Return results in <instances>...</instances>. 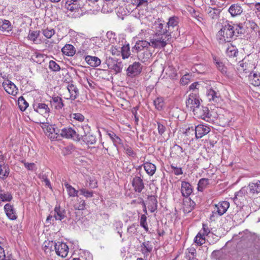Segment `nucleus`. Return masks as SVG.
Here are the masks:
<instances>
[{
	"instance_id": "nucleus-62",
	"label": "nucleus",
	"mask_w": 260,
	"mask_h": 260,
	"mask_svg": "<svg viewBox=\"0 0 260 260\" xmlns=\"http://www.w3.org/2000/svg\"><path fill=\"white\" fill-rule=\"evenodd\" d=\"M173 150L178 155H181L182 153L183 152V148L179 145H175L173 147Z\"/></svg>"
},
{
	"instance_id": "nucleus-44",
	"label": "nucleus",
	"mask_w": 260,
	"mask_h": 260,
	"mask_svg": "<svg viewBox=\"0 0 260 260\" xmlns=\"http://www.w3.org/2000/svg\"><path fill=\"white\" fill-rule=\"evenodd\" d=\"M124 2H126L129 4L132 5L136 8L139 7L144 4H147V1L146 0H122Z\"/></svg>"
},
{
	"instance_id": "nucleus-17",
	"label": "nucleus",
	"mask_w": 260,
	"mask_h": 260,
	"mask_svg": "<svg viewBox=\"0 0 260 260\" xmlns=\"http://www.w3.org/2000/svg\"><path fill=\"white\" fill-rule=\"evenodd\" d=\"M246 187L249 195L258 194L260 192V181L256 180L255 182H250Z\"/></svg>"
},
{
	"instance_id": "nucleus-50",
	"label": "nucleus",
	"mask_w": 260,
	"mask_h": 260,
	"mask_svg": "<svg viewBox=\"0 0 260 260\" xmlns=\"http://www.w3.org/2000/svg\"><path fill=\"white\" fill-rule=\"evenodd\" d=\"M18 102L19 107L22 111H25L28 106V104L22 96L19 98Z\"/></svg>"
},
{
	"instance_id": "nucleus-61",
	"label": "nucleus",
	"mask_w": 260,
	"mask_h": 260,
	"mask_svg": "<svg viewBox=\"0 0 260 260\" xmlns=\"http://www.w3.org/2000/svg\"><path fill=\"white\" fill-rule=\"evenodd\" d=\"M137 231L136 225L135 224H133L129 226L127 229V233L131 236H132L133 234L135 233Z\"/></svg>"
},
{
	"instance_id": "nucleus-39",
	"label": "nucleus",
	"mask_w": 260,
	"mask_h": 260,
	"mask_svg": "<svg viewBox=\"0 0 260 260\" xmlns=\"http://www.w3.org/2000/svg\"><path fill=\"white\" fill-rule=\"evenodd\" d=\"M73 207L75 210H83L85 209L86 203L83 199L78 198L77 202L75 203L73 205Z\"/></svg>"
},
{
	"instance_id": "nucleus-11",
	"label": "nucleus",
	"mask_w": 260,
	"mask_h": 260,
	"mask_svg": "<svg viewBox=\"0 0 260 260\" xmlns=\"http://www.w3.org/2000/svg\"><path fill=\"white\" fill-rule=\"evenodd\" d=\"M142 67L139 62H135L129 65L126 70L127 75L133 77L139 75L142 71Z\"/></svg>"
},
{
	"instance_id": "nucleus-19",
	"label": "nucleus",
	"mask_w": 260,
	"mask_h": 260,
	"mask_svg": "<svg viewBox=\"0 0 260 260\" xmlns=\"http://www.w3.org/2000/svg\"><path fill=\"white\" fill-rule=\"evenodd\" d=\"M150 45V43L146 41H138L132 48V51L133 53H138L144 49L148 48Z\"/></svg>"
},
{
	"instance_id": "nucleus-51",
	"label": "nucleus",
	"mask_w": 260,
	"mask_h": 260,
	"mask_svg": "<svg viewBox=\"0 0 260 260\" xmlns=\"http://www.w3.org/2000/svg\"><path fill=\"white\" fill-rule=\"evenodd\" d=\"M42 33L46 38L50 39L54 35L55 30L53 28H47L42 30Z\"/></svg>"
},
{
	"instance_id": "nucleus-35",
	"label": "nucleus",
	"mask_w": 260,
	"mask_h": 260,
	"mask_svg": "<svg viewBox=\"0 0 260 260\" xmlns=\"http://www.w3.org/2000/svg\"><path fill=\"white\" fill-rule=\"evenodd\" d=\"M12 26L10 22L7 20H0V30L9 32L12 30Z\"/></svg>"
},
{
	"instance_id": "nucleus-59",
	"label": "nucleus",
	"mask_w": 260,
	"mask_h": 260,
	"mask_svg": "<svg viewBox=\"0 0 260 260\" xmlns=\"http://www.w3.org/2000/svg\"><path fill=\"white\" fill-rule=\"evenodd\" d=\"M124 149L126 154L131 157H135L136 153L134 151L133 149L129 146H125Z\"/></svg>"
},
{
	"instance_id": "nucleus-10",
	"label": "nucleus",
	"mask_w": 260,
	"mask_h": 260,
	"mask_svg": "<svg viewBox=\"0 0 260 260\" xmlns=\"http://www.w3.org/2000/svg\"><path fill=\"white\" fill-rule=\"evenodd\" d=\"M200 104V101L199 97L196 93L190 94L186 100V107L190 110L193 111Z\"/></svg>"
},
{
	"instance_id": "nucleus-58",
	"label": "nucleus",
	"mask_w": 260,
	"mask_h": 260,
	"mask_svg": "<svg viewBox=\"0 0 260 260\" xmlns=\"http://www.w3.org/2000/svg\"><path fill=\"white\" fill-rule=\"evenodd\" d=\"M39 34L40 31H29L27 37L29 40L34 42L38 38Z\"/></svg>"
},
{
	"instance_id": "nucleus-24",
	"label": "nucleus",
	"mask_w": 260,
	"mask_h": 260,
	"mask_svg": "<svg viewBox=\"0 0 260 260\" xmlns=\"http://www.w3.org/2000/svg\"><path fill=\"white\" fill-rule=\"evenodd\" d=\"M85 60L88 64L92 67H97L99 66L101 63V61L99 58L96 56L87 55L85 58Z\"/></svg>"
},
{
	"instance_id": "nucleus-12",
	"label": "nucleus",
	"mask_w": 260,
	"mask_h": 260,
	"mask_svg": "<svg viewBox=\"0 0 260 260\" xmlns=\"http://www.w3.org/2000/svg\"><path fill=\"white\" fill-rule=\"evenodd\" d=\"M140 251L143 254L144 257L147 258L153 251V245L151 241H145L140 246Z\"/></svg>"
},
{
	"instance_id": "nucleus-8",
	"label": "nucleus",
	"mask_w": 260,
	"mask_h": 260,
	"mask_svg": "<svg viewBox=\"0 0 260 260\" xmlns=\"http://www.w3.org/2000/svg\"><path fill=\"white\" fill-rule=\"evenodd\" d=\"M190 128L191 129L192 131H194L193 127H188L186 129L185 133L187 134L188 132H189ZM194 130L196 137L197 139H199L201 138L204 136L209 133V132L210 131V128L207 125H205L203 124H199L198 125L196 126Z\"/></svg>"
},
{
	"instance_id": "nucleus-40",
	"label": "nucleus",
	"mask_w": 260,
	"mask_h": 260,
	"mask_svg": "<svg viewBox=\"0 0 260 260\" xmlns=\"http://www.w3.org/2000/svg\"><path fill=\"white\" fill-rule=\"evenodd\" d=\"M206 11L209 17L212 19L217 18L220 12L219 9L217 8H212L211 7H209Z\"/></svg>"
},
{
	"instance_id": "nucleus-34",
	"label": "nucleus",
	"mask_w": 260,
	"mask_h": 260,
	"mask_svg": "<svg viewBox=\"0 0 260 260\" xmlns=\"http://www.w3.org/2000/svg\"><path fill=\"white\" fill-rule=\"evenodd\" d=\"M184 203L183 210L185 213L190 212L196 205V203L190 199H187Z\"/></svg>"
},
{
	"instance_id": "nucleus-26",
	"label": "nucleus",
	"mask_w": 260,
	"mask_h": 260,
	"mask_svg": "<svg viewBox=\"0 0 260 260\" xmlns=\"http://www.w3.org/2000/svg\"><path fill=\"white\" fill-rule=\"evenodd\" d=\"M213 58L216 68L223 74H225L227 72V69L221 59L215 56H213Z\"/></svg>"
},
{
	"instance_id": "nucleus-22",
	"label": "nucleus",
	"mask_w": 260,
	"mask_h": 260,
	"mask_svg": "<svg viewBox=\"0 0 260 260\" xmlns=\"http://www.w3.org/2000/svg\"><path fill=\"white\" fill-rule=\"evenodd\" d=\"M181 191L182 196L184 197H188L192 192L191 185L187 182L182 181L181 183Z\"/></svg>"
},
{
	"instance_id": "nucleus-9",
	"label": "nucleus",
	"mask_w": 260,
	"mask_h": 260,
	"mask_svg": "<svg viewBox=\"0 0 260 260\" xmlns=\"http://www.w3.org/2000/svg\"><path fill=\"white\" fill-rule=\"evenodd\" d=\"M206 96L208 101L213 104L219 103L221 100L219 91L212 87L207 89Z\"/></svg>"
},
{
	"instance_id": "nucleus-30",
	"label": "nucleus",
	"mask_w": 260,
	"mask_h": 260,
	"mask_svg": "<svg viewBox=\"0 0 260 260\" xmlns=\"http://www.w3.org/2000/svg\"><path fill=\"white\" fill-rule=\"evenodd\" d=\"M43 248L46 253H50L55 249L56 243L53 241H45L43 244Z\"/></svg>"
},
{
	"instance_id": "nucleus-23",
	"label": "nucleus",
	"mask_w": 260,
	"mask_h": 260,
	"mask_svg": "<svg viewBox=\"0 0 260 260\" xmlns=\"http://www.w3.org/2000/svg\"><path fill=\"white\" fill-rule=\"evenodd\" d=\"M148 208L153 213L157 209V201L155 196H149L148 197Z\"/></svg>"
},
{
	"instance_id": "nucleus-28",
	"label": "nucleus",
	"mask_w": 260,
	"mask_h": 260,
	"mask_svg": "<svg viewBox=\"0 0 260 260\" xmlns=\"http://www.w3.org/2000/svg\"><path fill=\"white\" fill-rule=\"evenodd\" d=\"M249 80L252 85L255 86L260 85V73L251 72L249 75Z\"/></svg>"
},
{
	"instance_id": "nucleus-5",
	"label": "nucleus",
	"mask_w": 260,
	"mask_h": 260,
	"mask_svg": "<svg viewBox=\"0 0 260 260\" xmlns=\"http://www.w3.org/2000/svg\"><path fill=\"white\" fill-rule=\"evenodd\" d=\"M193 112L194 115L199 118H201L208 122L211 120V114L206 107L201 106L200 104V106H198Z\"/></svg>"
},
{
	"instance_id": "nucleus-18",
	"label": "nucleus",
	"mask_w": 260,
	"mask_h": 260,
	"mask_svg": "<svg viewBox=\"0 0 260 260\" xmlns=\"http://www.w3.org/2000/svg\"><path fill=\"white\" fill-rule=\"evenodd\" d=\"M108 66L109 69L113 71L115 74L120 73L123 66L121 61L112 59L109 61Z\"/></svg>"
},
{
	"instance_id": "nucleus-33",
	"label": "nucleus",
	"mask_w": 260,
	"mask_h": 260,
	"mask_svg": "<svg viewBox=\"0 0 260 260\" xmlns=\"http://www.w3.org/2000/svg\"><path fill=\"white\" fill-rule=\"evenodd\" d=\"M142 166L149 175L152 176L155 173L156 169L155 165L151 162H146Z\"/></svg>"
},
{
	"instance_id": "nucleus-49",
	"label": "nucleus",
	"mask_w": 260,
	"mask_h": 260,
	"mask_svg": "<svg viewBox=\"0 0 260 260\" xmlns=\"http://www.w3.org/2000/svg\"><path fill=\"white\" fill-rule=\"evenodd\" d=\"M70 117L71 120L73 119L79 122H83L85 119L84 115L79 113H72L70 114Z\"/></svg>"
},
{
	"instance_id": "nucleus-36",
	"label": "nucleus",
	"mask_w": 260,
	"mask_h": 260,
	"mask_svg": "<svg viewBox=\"0 0 260 260\" xmlns=\"http://www.w3.org/2000/svg\"><path fill=\"white\" fill-rule=\"evenodd\" d=\"M64 186L66 187L68 195L70 197H74L78 196V192H80V191H79V190H76L75 188H74L67 182H66L64 183Z\"/></svg>"
},
{
	"instance_id": "nucleus-56",
	"label": "nucleus",
	"mask_w": 260,
	"mask_h": 260,
	"mask_svg": "<svg viewBox=\"0 0 260 260\" xmlns=\"http://www.w3.org/2000/svg\"><path fill=\"white\" fill-rule=\"evenodd\" d=\"M22 162L23 163L25 168L28 170L30 171H35L37 169V167L36 165L34 162H27L24 160H22Z\"/></svg>"
},
{
	"instance_id": "nucleus-52",
	"label": "nucleus",
	"mask_w": 260,
	"mask_h": 260,
	"mask_svg": "<svg viewBox=\"0 0 260 260\" xmlns=\"http://www.w3.org/2000/svg\"><path fill=\"white\" fill-rule=\"evenodd\" d=\"M178 23V18L176 17H172L170 18L169 21L168 22L166 27H168L170 28V27H174L177 25ZM170 30V29H168Z\"/></svg>"
},
{
	"instance_id": "nucleus-2",
	"label": "nucleus",
	"mask_w": 260,
	"mask_h": 260,
	"mask_svg": "<svg viewBox=\"0 0 260 260\" xmlns=\"http://www.w3.org/2000/svg\"><path fill=\"white\" fill-rule=\"evenodd\" d=\"M170 39L171 34L155 35L153 38L150 40V43L153 47L161 48L167 45Z\"/></svg>"
},
{
	"instance_id": "nucleus-57",
	"label": "nucleus",
	"mask_w": 260,
	"mask_h": 260,
	"mask_svg": "<svg viewBox=\"0 0 260 260\" xmlns=\"http://www.w3.org/2000/svg\"><path fill=\"white\" fill-rule=\"evenodd\" d=\"M140 225L146 232L148 231V227L147 223V217L145 214L142 215L141 217Z\"/></svg>"
},
{
	"instance_id": "nucleus-13",
	"label": "nucleus",
	"mask_w": 260,
	"mask_h": 260,
	"mask_svg": "<svg viewBox=\"0 0 260 260\" xmlns=\"http://www.w3.org/2000/svg\"><path fill=\"white\" fill-rule=\"evenodd\" d=\"M55 251L56 254L61 257H66L69 252V247L65 243H56Z\"/></svg>"
},
{
	"instance_id": "nucleus-6",
	"label": "nucleus",
	"mask_w": 260,
	"mask_h": 260,
	"mask_svg": "<svg viewBox=\"0 0 260 260\" xmlns=\"http://www.w3.org/2000/svg\"><path fill=\"white\" fill-rule=\"evenodd\" d=\"M60 137L68 139H72L76 141H80L81 139L80 135L71 127H67L60 130Z\"/></svg>"
},
{
	"instance_id": "nucleus-4",
	"label": "nucleus",
	"mask_w": 260,
	"mask_h": 260,
	"mask_svg": "<svg viewBox=\"0 0 260 260\" xmlns=\"http://www.w3.org/2000/svg\"><path fill=\"white\" fill-rule=\"evenodd\" d=\"M81 128L84 132V135H80L81 137V140H82L83 141L88 145L95 144L96 142V138L95 136L90 133V126L86 124L83 125Z\"/></svg>"
},
{
	"instance_id": "nucleus-25",
	"label": "nucleus",
	"mask_w": 260,
	"mask_h": 260,
	"mask_svg": "<svg viewBox=\"0 0 260 260\" xmlns=\"http://www.w3.org/2000/svg\"><path fill=\"white\" fill-rule=\"evenodd\" d=\"M54 211L53 217L55 220H62L66 217V210L60 208L59 206H56Z\"/></svg>"
},
{
	"instance_id": "nucleus-32",
	"label": "nucleus",
	"mask_w": 260,
	"mask_h": 260,
	"mask_svg": "<svg viewBox=\"0 0 260 260\" xmlns=\"http://www.w3.org/2000/svg\"><path fill=\"white\" fill-rule=\"evenodd\" d=\"M229 12L232 16L240 15L243 12L242 7L238 4L232 5L229 9Z\"/></svg>"
},
{
	"instance_id": "nucleus-54",
	"label": "nucleus",
	"mask_w": 260,
	"mask_h": 260,
	"mask_svg": "<svg viewBox=\"0 0 260 260\" xmlns=\"http://www.w3.org/2000/svg\"><path fill=\"white\" fill-rule=\"evenodd\" d=\"M49 68L53 72H58L60 70L59 64L53 60H50L49 61Z\"/></svg>"
},
{
	"instance_id": "nucleus-43",
	"label": "nucleus",
	"mask_w": 260,
	"mask_h": 260,
	"mask_svg": "<svg viewBox=\"0 0 260 260\" xmlns=\"http://www.w3.org/2000/svg\"><path fill=\"white\" fill-rule=\"evenodd\" d=\"M209 180L207 178L201 179L198 184V190L202 191L209 184Z\"/></svg>"
},
{
	"instance_id": "nucleus-60",
	"label": "nucleus",
	"mask_w": 260,
	"mask_h": 260,
	"mask_svg": "<svg viewBox=\"0 0 260 260\" xmlns=\"http://www.w3.org/2000/svg\"><path fill=\"white\" fill-rule=\"evenodd\" d=\"M157 129L158 134L162 136L166 132V127L165 125L162 124L161 123L157 122Z\"/></svg>"
},
{
	"instance_id": "nucleus-14",
	"label": "nucleus",
	"mask_w": 260,
	"mask_h": 260,
	"mask_svg": "<svg viewBox=\"0 0 260 260\" xmlns=\"http://www.w3.org/2000/svg\"><path fill=\"white\" fill-rule=\"evenodd\" d=\"M132 184L136 192L141 193L144 188V183L140 176H135L133 179Z\"/></svg>"
},
{
	"instance_id": "nucleus-3",
	"label": "nucleus",
	"mask_w": 260,
	"mask_h": 260,
	"mask_svg": "<svg viewBox=\"0 0 260 260\" xmlns=\"http://www.w3.org/2000/svg\"><path fill=\"white\" fill-rule=\"evenodd\" d=\"M42 127L46 128V133L51 140H57L60 138V129L55 127L54 125H49L48 123H43Z\"/></svg>"
},
{
	"instance_id": "nucleus-27",
	"label": "nucleus",
	"mask_w": 260,
	"mask_h": 260,
	"mask_svg": "<svg viewBox=\"0 0 260 260\" xmlns=\"http://www.w3.org/2000/svg\"><path fill=\"white\" fill-rule=\"evenodd\" d=\"M68 90L70 93V99L72 100H75L76 99L79 94V91L77 86L71 83L68 85Z\"/></svg>"
},
{
	"instance_id": "nucleus-46",
	"label": "nucleus",
	"mask_w": 260,
	"mask_h": 260,
	"mask_svg": "<svg viewBox=\"0 0 260 260\" xmlns=\"http://www.w3.org/2000/svg\"><path fill=\"white\" fill-rule=\"evenodd\" d=\"M80 7V4L76 3H72L67 1L66 3V8L71 11L78 9Z\"/></svg>"
},
{
	"instance_id": "nucleus-63",
	"label": "nucleus",
	"mask_w": 260,
	"mask_h": 260,
	"mask_svg": "<svg viewBox=\"0 0 260 260\" xmlns=\"http://www.w3.org/2000/svg\"><path fill=\"white\" fill-rule=\"evenodd\" d=\"M200 231H202V235L205 237L208 236V235L210 233V229L206 224H203L202 230Z\"/></svg>"
},
{
	"instance_id": "nucleus-37",
	"label": "nucleus",
	"mask_w": 260,
	"mask_h": 260,
	"mask_svg": "<svg viewBox=\"0 0 260 260\" xmlns=\"http://www.w3.org/2000/svg\"><path fill=\"white\" fill-rule=\"evenodd\" d=\"M238 51L236 46L231 44L226 49V54L229 57H233L237 56Z\"/></svg>"
},
{
	"instance_id": "nucleus-41",
	"label": "nucleus",
	"mask_w": 260,
	"mask_h": 260,
	"mask_svg": "<svg viewBox=\"0 0 260 260\" xmlns=\"http://www.w3.org/2000/svg\"><path fill=\"white\" fill-rule=\"evenodd\" d=\"M121 54L122 59L127 58L131 55L130 47L129 44L123 45L121 48Z\"/></svg>"
},
{
	"instance_id": "nucleus-16",
	"label": "nucleus",
	"mask_w": 260,
	"mask_h": 260,
	"mask_svg": "<svg viewBox=\"0 0 260 260\" xmlns=\"http://www.w3.org/2000/svg\"><path fill=\"white\" fill-rule=\"evenodd\" d=\"M2 84L5 91L9 94L15 95L17 93V88L11 81L7 80L4 82Z\"/></svg>"
},
{
	"instance_id": "nucleus-64",
	"label": "nucleus",
	"mask_w": 260,
	"mask_h": 260,
	"mask_svg": "<svg viewBox=\"0 0 260 260\" xmlns=\"http://www.w3.org/2000/svg\"><path fill=\"white\" fill-rule=\"evenodd\" d=\"M171 167L173 170L175 175H180L183 174V172L181 168L175 167L173 165H171Z\"/></svg>"
},
{
	"instance_id": "nucleus-21",
	"label": "nucleus",
	"mask_w": 260,
	"mask_h": 260,
	"mask_svg": "<svg viewBox=\"0 0 260 260\" xmlns=\"http://www.w3.org/2000/svg\"><path fill=\"white\" fill-rule=\"evenodd\" d=\"M4 210L7 216L11 220H15L17 216L15 209L13 206L10 204H6L4 206Z\"/></svg>"
},
{
	"instance_id": "nucleus-48",
	"label": "nucleus",
	"mask_w": 260,
	"mask_h": 260,
	"mask_svg": "<svg viewBox=\"0 0 260 260\" xmlns=\"http://www.w3.org/2000/svg\"><path fill=\"white\" fill-rule=\"evenodd\" d=\"M246 194L248 195V193L246 186L242 187L239 191L235 193V198L237 200H240V198H242L245 197Z\"/></svg>"
},
{
	"instance_id": "nucleus-53",
	"label": "nucleus",
	"mask_w": 260,
	"mask_h": 260,
	"mask_svg": "<svg viewBox=\"0 0 260 260\" xmlns=\"http://www.w3.org/2000/svg\"><path fill=\"white\" fill-rule=\"evenodd\" d=\"M108 135L115 145L120 144L121 143V140L119 137L116 136L114 133L111 132L108 133Z\"/></svg>"
},
{
	"instance_id": "nucleus-1",
	"label": "nucleus",
	"mask_w": 260,
	"mask_h": 260,
	"mask_svg": "<svg viewBox=\"0 0 260 260\" xmlns=\"http://www.w3.org/2000/svg\"><path fill=\"white\" fill-rule=\"evenodd\" d=\"M244 30L240 24L228 23L223 25L217 32V39L220 44L230 42L235 40L238 35L244 34Z\"/></svg>"
},
{
	"instance_id": "nucleus-42",
	"label": "nucleus",
	"mask_w": 260,
	"mask_h": 260,
	"mask_svg": "<svg viewBox=\"0 0 260 260\" xmlns=\"http://www.w3.org/2000/svg\"><path fill=\"white\" fill-rule=\"evenodd\" d=\"M194 242L201 246L205 243V237L202 235V231H200L194 239Z\"/></svg>"
},
{
	"instance_id": "nucleus-20",
	"label": "nucleus",
	"mask_w": 260,
	"mask_h": 260,
	"mask_svg": "<svg viewBox=\"0 0 260 260\" xmlns=\"http://www.w3.org/2000/svg\"><path fill=\"white\" fill-rule=\"evenodd\" d=\"M50 103L51 106L56 110H60L64 106L62 99L59 96H52Z\"/></svg>"
},
{
	"instance_id": "nucleus-31",
	"label": "nucleus",
	"mask_w": 260,
	"mask_h": 260,
	"mask_svg": "<svg viewBox=\"0 0 260 260\" xmlns=\"http://www.w3.org/2000/svg\"><path fill=\"white\" fill-rule=\"evenodd\" d=\"M155 30L156 31L155 35H163L171 34L169 29H167L166 27L164 28V24L159 22L155 23Z\"/></svg>"
},
{
	"instance_id": "nucleus-29",
	"label": "nucleus",
	"mask_w": 260,
	"mask_h": 260,
	"mask_svg": "<svg viewBox=\"0 0 260 260\" xmlns=\"http://www.w3.org/2000/svg\"><path fill=\"white\" fill-rule=\"evenodd\" d=\"M61 51L64 55L73 56L76 53L74 46L71 44H66L62 49Z\"/></svg>"
},
{
	"instance_id": "nucleus-47",
	"label": "nucleus",
	"mask_w": 260,
	"mask_h": 260,
	"mask_svg": "<svg viewBox=\"0 0 260 260\" xmlns=\"http://www.w3.org/2000/svg\"><path fill=\"white\" fill-rule=\"evenodd\" d=\"M80 191V194L83 195L86 198H92L93 196V191L92 190H89L85 188L82 187L79 189Z\"/></svg>"
},
{
	"instance_id": "nucleus-7",
	"label": "nucleus",
	"mask_w": 260,
	"mask_h": 260,
	"mask_svg": "<svg viewBox=\"0 0 260 260\" xmlns=\"http://www.w3.org/2000/svg\"><path fill=\"white\" fill-rule=\"evenodd\" d=\"M230 207V203L227 201H223L218 203L217 204L213 205L212 215L211 218L214 216V214H218L219 216L223 215L227 211Z\"/></svg>"
},
{
	"instance_id": "nucleus-55",
	"label": "nucleus",
	"mask_w": 260,
	"mask_h": 260,
	"mask_svg": "<svg viewBox=\"0 0 260 260\" xmlns=\"http://www.w3.org/2000/svg\"><path fill=\"white\" fill-rule=\"evenodd\" d=\"M12 198L13 197L11 193H0V199L3 202H10L12 200Z\"/></svg>"
},
{
	"instance_id": "nucleus-45",
	"label": "nucleus",
	"mask_w": 260,
	"mask_h": 260,
	"mask_svg": "<svg viewBox=\"0 0 260 260\" xmlns=\"http://www.w3.org/2000/svg\"><path fill=\"white\" fill-rule=\"evenodd\" d=\"M154 105L156 109L159 111L163 109L164 106V99L162 97H158L153 101Z\"/></svg>"
},
{
	"instance_id": "nucleus-15",
	"label": "nucleus",
	"mask_w": 260,
	"mask_h": 260,
	"mask_svg": "<svg viewBox=\"0 0 260 260\" xmlns=\"http://www.w3.org/2000/svg\"><path fill=\"white\" fill-rule=\"evenodd\" d=\"M33 108L35 111L41 114L49 115L50 110L47 105L45 103H36L33 104Z\"/></svg>"
},
{
	"instance_id": "nucleus-38",
	"label": "nucleus",
	"mask_w": 260,
	"mask_h": 260,
	"mask_svg": "<svg viewBox=\"0 0 260 260\" xmlns=\"http://www.w3.org/2000/svg\"><path fill=\"white\" fill-rule=\"evenodd\" d=\"M9 173L10 169L8 165H0V178L4 179L9 176Z\"/></svg>"
}]
</instances>
